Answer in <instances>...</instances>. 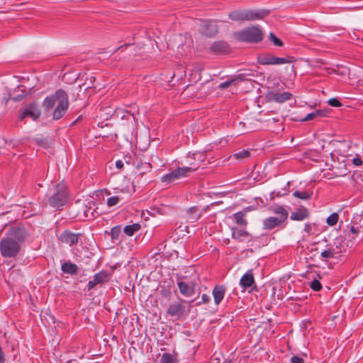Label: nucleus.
Listing matches in <instances>:
<instances>
[{
  "label": "nucleus",
  "mask_w": 363,
  "mask_h": 363,
  "mask_svg": "<svg viewBox=\"0 0 363 363\" xmlns=\"http://www.w3.org/2000/svg\"><path fill=\"white\" fill-rule=\"evenodd\" d=\"M165 293L169 296L170 294H171V292L170 291H165Z\"/></svg>",
  "instance_id": "603ef678"
},
{
  "label": "nucleus",
  "mask_w": 363,
  "mask_h": 363,
  "mask_svg": "<svg viewBox=\"0 0 363 363\" xmlns=\"http://www.w3.org/2000/svg\"><path fill=\"white\" fill-rule=\"evenodd\" d=\"M119 201L120 199L118 196H111L107 199V205L109 207L113 206L116 205Z\"/></svg>",
  "instance_id": "58836bf2"
},
{
  "label": "nucleus",
  "mask_w": 363,
  "mask_h": 363,
  "mask_svg": "<svg viewBox=\"0 0 363 363\" xmlns=\"http://www.w3.org/2000/svg\"><path fill=\"white\" fill-rule=\"evenodd\" d=\"M291 363H304V359L298 356L294 355L290 359Z\"/></svg>",
  "instance_id": "79ce46f5"
},
{
  "label": "nucleus",
  "mask_w": 363,
  "mask_h": 363,
  "mask_svg": "<svg viewBox=\"0 0 363 363\" xmlns=\"http://www.w3.org/2000/svg\"><path fill=\"white\" fill-rule=\"evenodd\" d=\"M296 61L294 57L288 56L286 57H276L272 53H265L257 56V62L261 65H277L285 63H291Z\"/></svg>",
  "instance_id": "0eeeda50"
},
{
  "label": "nucleus",
  "mask_w": 363,
  "mask_h": 363,
  "mask_svg": "<svg viewBox=\"0 0 363 363\" xmlns=\"http://www.w3.org/2000/svg\"><path fill=\"white\" fill-rule=\"evenodd\" d=\"M323 116H325L323 111H321V110L316 111L315 112L308 113L304 118H303L301 120V121H310L315 118L322 117Z\"/></svg>",
  "instance_id": "2f4dec72"
},
{
  "label": "nucleus",
  "mask_w": 363,
  "mask_h": 363,
  "mask_svg": "<svg viewBox=\"0 0 363 363\" xmlns=\"http://www.w3.org/2000/svg\"><path fill=\"white\" fill-rule=\"evenodd\" d=\"M210 300H211V298L208 295L203 294L201 296V301L199 302H197L196 303V306H200L202 303H205V304L208 303L210 302Z\"/></svg>",
  "instance_id": "a19ab883"
},
{
  "label": "nucleus",
  "mask_w": 363,
  "mask_h": 363,
  "mask_svg": "<svg viewBox=\"0 0 363 363\" xmlns=\"http://www.w3.org/2000/svg\"><path fill=\"white\" fill-rule=\"evenodd\" d=\"M191 163H196V161L194 160Z\"/></svg>",
  "instance_id": "4d7b16f0"
},
{
  "label": "nucleus",
  "mask_w": 363,
  "mask_h": 363,
  "mask_svg": "<svg viewBox=\"0 0 363 363\" xmlns=\"http://www.w3.org/2000/svg\"><path fill=\"white\" fill-rule=\"evenodd\" d=\"M198 208L196 206H192L187 209L186 212L189 215L188 221L190 223L196 222L201 217V214L198 213Z\"/></svg>",
  "instance_id": "5701e85b"
},
{
  "label": "nucleus",
  "mask_w": 363,
  "mask_h": 363,
  "mask_svg": "<svg viewBox=\"0 0 363 363\" xmlns=\"http://www.w3.org/2000/svg\"><path fill=\"white\" fill-rule=\"evenodd\" d=\"M352 163L355 166H360L362 164V159L360 157H357L353 158Z\"/></svg>",
  "instance_id": "37998d69"
},
{
  "label": "nucleus",
  "mask_w": 363,
  "mask_h": 363,
  "mask_svg": "<svg viewBox=\"0 0 363 363\" xmlns=\"http://www.w3.org/2000/svg\"><path fill=\"white\" fill-rule=\"evenodd\" d=\"M201 32L208 37L214 36L218 32V26L208 20H201L200 23Z\"/></svg>",
  "instance_id": "f8f14e48"
},
{
  "label": "nucleus",
  "mask_w": 363,
  "mask_h": 363,
  "mask_svg": "<svg viewBox=\"0 0 363 363\" xmlns=\"http://www.w3.org/2000/svg\"><path fill=\"white\" fill-rule=\"evenodd\" d=\"M177 285L179 289V292L183 296L189 297L194 294L195 284L192 281L187 283L183 281H178Z\"/></svg>",
  "instance_id": "4468645a"
},
{
  "label": "nucleus",
  "mask_w": 363,
  "mask_h": 363,
  "mask_svg": "<svg viewBox=\"0 0 363 363\" xmlns=\"http://www.w3.org/2000/svg\"><path fill=\"white\" fill-rule=\"evenodd\" d=\"M328 103L333 107H340L342 106V103L336 98L329 99Z\"/></svg>",
  "instance_id": "ea45409f"
},
{
  "label": "nucleus",
  "mask_w": 363,
  "mask_h": 363,
  "mask_svg": "<svg viewBox=\"0 0 363 363\" xmlns=\"http://www.w3.org/2000/svg\"><path fill=\"white\" fill-rule=\"evenodd\" d=\"M55 106L56 107L52 113V119L57 121L65 116L69 108L68 95L63 89H57L43 101V107L45 112L51 111Z\"/></svg>",
  "instance_id": "f03ea898"
},
{
  "label": "nucleus",
  "mask_w": 363,
  "mask_h": 363,
  "mask_svg": "<svg viewBox=\"0 0 363 363\" xmlns=\"http://www.w3.org/2000/svg\"><path fill=\"white\" fill-rule=\"evenodd\" d=\"M209 52L213 55H223L230 50V47L227 42L218 40L213 42L208 48Z\"/></svg>",
  "instance_id": "9b49d317"
},
{
  "label": "nucleus",
  "mask_w": 363,
  "mask_h": 363,
  "mask_svg": "<svg viewBox=\"0 0 363 363\" xmlns=\"http://www.w3.org/2000/svg\"><path fill=\"white\" fill-rule=\"evenodd\" d=\"M160 363H177V359L170 353H164L162 355Z\"/></svg>",
  "instance_id": "7c9ffc66"
},
{
  "label": "nucleus",
  "mask_w": 363,
  "mask_h": 363,
  "mask_svg": "<svg viewBox=\"0 0 363 363\" xmlns=\"http://www.w3.org/2000/svg\"><path fill=\"white\" fill-rule=\"evenodd\" d=\"M233 36L239 42L257 43L262 40L264 35L258 26H252L234 32Z\"/></svg>",
  "instance_id": "7ed1b4c3"
},
{
  "label": "nucleus",
  "mask_w": 363,
  "mask_h": 363,
  "mask_svg": "<svg viewBox=\"0 0 363 363\" xmlns=\"http://www.w3.org/2000/svg\"><path fill=\"white\" fill-rule=\"evenodd\" d=\"M269 14V10H235L228 13L230 19L234 21H245L262 19Z\"/></svg>",
  "instance_id": "20e7f679"
},
{
  "label": "nucleus",
  "mask_w": 363,
  "mask_h": 363,
  "mask_svg": "<svg viewBox=\"0 0 363 363\" xmlns=\"http://www.w3.org/2000/svg\"><path fill=\"white\" fill-rule=\"evenodd\" d=\"M250 152L247 150H242L238 152L234 153L231 157L234 159L241 160L250 157Z\"/></svg>",
  "instance_id": "c756f323"
},
{
  "label": "nucleus",
  "mask_w": 363,
  "mask_h": 363,
  "mask_svg": "<svg viewBox=\"0 0 363 363\" xmlns=\"http://www.w3.org/2000/svg\"><path fill=\"white\" fill-rule=\"evenodd\" d=\"M116 167L118 168V169H121L123 168V162L121 161V160H117L116 162Z\"/></svg>",
  "instance_id": "49530a36"
},
{
  "label": "nucleus",
  "mask_w": 363,
  "mask_h": 363,
  "mask_svg": "<svg viewBox=\"0 0 363 363\" xmlns=\"http://www.w3.org/2000/svg\"><path fill=\"white\" fill-rule=\"evenodd\" d=\"M140 229V225L139 223H133L132 225H126L123 231L128 236H132L134 233Z\"/></svg>",
  "instance_id": "bb28decb"
},
{
  "label": "nucleus",
  "mask_w": 363,
  "mask_h": 363,
  "mask_svg": "<svg viewBox=\"0 0 363 363\" xmlns=\"http://www.w3.org/2000/svg\"><path fill=\"white\" fill-rule=\"evenodd\" d=\"M23 228H11L6 236L0 240V253L3 257L15 258L21 251V245L26 238Z\"/></svg>",
  "instance_id": "f257e3e1"
},
{
  "label": "nucleus",
  "mask_w": 363,
  "mask_h": 363,
  "mask_svg": "<svg viewBox=\"0 0 363 363\" xmlns=\"http://www.w3.org/2000/svg\"><path fill=\"white\" fill-rule=\"evenodd\" d=\"M230 230L232 231V238L240 242H243L245 239L250 236V234L247 230L238 229L235 226L231 227Z\"/></svg>",
  "instance_id": "aec40b11"
},
{
  "label": "nucleus",
  "mask_w": 363,
  "mask_h": 363,
  "mask_svg": "<svg viewBox=\"0 0 363 363\" xmlns=\"http://www.w3.org/2000/svg\"><path fill=\"white\" fill-rule=\"evenodd\" d=\"M313 194V192H308V191H295L293 193V196L296 198L302 199V200H308L311 199V196Z\"/></svg>",
  "instance_id": "c85d7f7f"
},
{
  "label": "nucleus",
  "mask_w": 363,
  "mask_h": 363,
  "mask_svg": "<svg viewBox=\"0 0 363 363\" xmlns=\"http://www.w3.org/2000/svg\"><path fill=\"white\" fill-rule=\"evenodd\" d=\"M292 94L288 91L282 93L269 91L265 94V99L267 102L284 103L292 98Z\"/></svg>",
  "instance_id": "9d476101"
},
{
  "label": "nucleus",
  "mask_w": 363,
  "mask_h": 363,
  "mask_svg": "<svg viewBox=\"0 0 363 363\" xmlns=\"http://www.w3.org/2000/svg\"><path fill=\"white\" fill-rule=\"evenodd\" d=\"M79 118H77V120H75V121H74V122L76 123V122H77V121H79Z\"/></svg>",
  "instance_id": "864d4df0"
},
{
  "label": "nucleus",
  "mask_w": 363,
  "mask_h": 363,
  "mask_svg": "<svg viewBox=\"0 0 363 363\" xmlns=\"http://www.w3.org/2000/svg\"><path fill=\"white\" fill-rule=\"evenodd\" d=\"M350 231L354 234H357L359 232L358 228H355L354 226H351Z\"/></svg>",
  "instance_id": "de8ad7c7"
},
{
  "label": "nucleus",
  "mask_w": 363,
  "mask_h": 363,
  "mask_svg": "<svg viewBox=\"0 0 363 363\" xmlns=\"http://www.w3.org/2000/svg\"><path fill=\"white\" fill-rule=\"evenodd\" d=\"M40 116V111L34 104H30L28 108H25L21 113L20 119L23 120L26 117H30L33 120L38 119Z\"/></svg>",
  "instance_id": "f3484780"
},
{
  "label": "nucleus",
  "mask_w": 363,
  "mask_h": 363,
  "mask_svg": "<svg viewBox=\"0 0 363 363\" xmlns=\"http://www.w3.org/2000/svg\"><path fill=\"white\" fill-rule=\"evenodd\" d=\"M185 301L171 303L167 309V315L174 317L176 320L180 319L186 313Z\"/></svg>",
  "instance_id": "1a4fd4ad"
},
{
  "label": "nucleus",
  "mask_w": 363,
  "mask_h": 363,
  "mask_svg": "<svg viewBox=\"0 0 363 363\" xmlns=\"http://www.w3.org/2000/svg\"><path fill=\"white\" fill-rule=\"evenodd\" d=\"M309 211L306 207H301L292 212L290 218L293 220H303L309 217Z\"/></svg>",
  "instance_id": "a211bd4d"
},
{
  "label": "nucleus",
  "mask_w": 363,
  "mask_h": 363,
  "mask_svg": "<svg viewBox=\"0 0 363 363\" xmlns=\"http://www.w3.org/2000/svg\"><path fill=\"white\" fill-rule=\"evenodd\" d=\"M121 233V229L119 225L115 226L111 230V236L112 240H118Z\"/></svg>",
  "instance_id": "f704fd0d"
},
{
  "label": "nucleus",
  "mask_w": 363,
  "mask_h": 363,
  "mask_svg": "<svg viewBox=\"0 0 363 363\" xmlns=\"http://www.w3.org/2000/svg\"><path fill=\"white\" fill-rule=\"evenodd\" d=\"M223 363H234V362L231 359H226L224 360Z\"/></svg>",
  "instance_id": "8fccbe9b"
},
{
  "label": "nucleus",
  "mask_w": 363,
  "mask_h": 363,
  "mask_svg": "<svg viewBox=\"0 0 363 363\" xmlns=\"http://www.w3.org/2000/svg\"><path fill=\"white\" fill-rule=\"evenodd\" d=\"M22 99V96L21 95H18V96H16L13 98V100L16 101H20L21 99Z\"/></svg>",
  "instance_id": "09e8293b"
},
{
  "label": "nucleus",
  "mask_w": 363,
  "mask_h": 363,
  "mask_svg": "<svg viewBox=\"0 0 363 363\" xmlns=\"http://www.w3.org/2000/svg\"><path fill=\"white\" fill-rule=\"evenodd\" d=\"M108 274L106 271H101L94 276V280L97 284H104L108 281Z\"/></svg>",
  "instance_id": "b1692460"
},
{
  "label": "nucleus",
  "mask_w": 363,
  "mask_h": 363,
  "mask_svg": "<svg viewBox=\"0 0 363 363\" xmlns=\"http://www.w3.org/2000/svg\"><path fill=\"white\" fill-rule=\"evenodd\" d=\"M336 254L335 250L333 248H328L327 250H323L320 256L322 257L326 258V259H331L335 257V255Z\"/></svg>",
  "instance_id": "473e14b6"
},
{
  "label": "nucleus",
  "mask_w": 363,
  "mask_h": 363,
  "mask_svg": "<svg viewBox=\"0 0 363 363\" xmlns=\"http://www.w3.org/2000/svg\"><path fill=\"white\" fill-rule=\"evenodd\" d=\"M97 207L94 201H89L83 208V213L86 218L93 220L96 218L99 213L97 211Z\"/></svg>",
  "instance_id": "dca6fc26"
},
{
  "label": "nucleus",
  "mask_w": 363,
  "mask_h": 363,
  "mask_svg": "<svg viewBox=\"0 0 363 363\" xmlns=\"http://www.w3.org/2000/svg\"><path fill=\"white\" fill-rule=\"evenodd\" d=\"M247 76H250V74H247V73L239 74L237 76L231 78L230 79L220 83L218 85V88L220 89H225L232 85H236L241 82L247 80Z\"/></svg>",
  "instance_id": "2eb2a0df"
},
{
  "label": "nucleus",
  "mask_w": 363,
  "mask_h": 363,
  "mask_svg": "<svg viewBox=\"0 0 363 363\" xmlns=\"http://www.w3.org/2000/svg\"><path fill=\"white\" fill-rule=\"evenodd\" d=\"M225 294V287L223 285H216L212 291L214 302L219 305L224 298Z\"/></svg>",
  "instance_id": "6ab92c4d"
},
{
  "label": "nucleus",
  "mask_w": 363,
  "mask_h": 363,
  "mask_svg": "<svg viewBox=\"0 0 363 363\" xmlns=\"http://www.w3.org/2000/svg\"><path fill=\"white\" fill-rule=\"evenodd\" d=\"M189 157L196 161V163H189L190 166H191V164H198V168H199L200 167V164L205 161L206 155H205L204 152H198L194 153L192 155V157H190L189 156Z\"/></svg>",
  "instance_id": "cd10ccee"
},
{
  "label": "nucleus",
  "mask_w": 363,
  "mask_h": 363,
  "mask_svg": "<svg viewBox=\"0 0 363 363\" xmlns=\"http://www.w3.org/2000/svg\"><path fill=\"white\" fill-rule=\"evenodd\" d=\"M254 283L255 279L252 270H248L245 274L242 275L240 280V284L244 289L252 286Z\"/></svg>",
  "instance_id": "412c9836"
},
{
  "label": "nucleus",
  "mask_w": 363,
  "mask_h": 363,
  "mask_svg": "<svg viewBox=\"0 0 363 363\" xmlns=\"http://www.w3.org/2000/svg\"><path fill=\"white\" fill-rule=\"evenodd\" d=\"M272 211L279 216H270L264 219L262 223L263 228L265 230H272L277 227H280L289 216L288 211L281 206L274 207L272 209Z\"/></svg>",
  "instance_id": "39448f33"
},
{
  "label": "nucleus",
  "mask_w": 363,
  "mask_h": 363,
  "mask_svg": "<svg viewBox=\"0 0 363 363\" xmlns=\"http://www.w3.org/2000/svg\"><path fill=\"white\" fill-rule=\"evenodd\" d=\"M61 269L63 273L70 275H75L78 272L77 265L71 262H64L61 266Z\"/></svg>",
  "instance_id": "4be33fe9"
},
{
  "label": "nucleus",
  "mask_w": 363,
  "mask_h": 363,
  "mask_svg": "<svg viewBox=\"0 0 363 363\" xmlns=\"http://www.w3.org/2000/svg\"><path fill=\"white\" fill-rule=\"evenodd\" d=\"M198 169V164H193L189 167H178L172 172L163 175L161 181L164 183H171L176 179L185 177L188 172H194Z\"/></svg>",
  "instance_id": "6e6552de"
},
{
  "label": "nucleus",
  "mask_w": 363,
  "mask_h": 363,
  "mask_svg": "<svg viewBox=\"0 0 363 363\" xmlns=\"http://www.w3.org/2000/svg\"><path fill=\"white\" fill-rule=\"evenodd\" d=\"M96 285H98L95 281L94 280H91L88 282V284H87V289L89 291L92 289H94Z\"/></svg>",
  "instance_id": "c03bdc74"
},
{
  "label": "nucleus",
  "mask_w": 363,
  "mask_h": 363,
  "mask_svg": "<svg viewBox=\"0 0 363 363\" xmlns=\"http://www.w3.org/2000/svg\"><path fill=\"white\" fill-rule=\"evenodd\" d=\"M338 219H339V215L338 213H333L332 214H330L328 218H327V223L328 225L330 226H333L335 225V224H337V221H338Z\"/></svg>",
  "instance_id": "72a5a7b5"
},
{
  "label": "nucleus",
  "mask_w": 363,
  "mask_h": 363,
  "mask_svg": "<svg viewBox=\"0 0 363 363\" xmlns=\"http://www.w3.org/2000/svg\"><path fill=\"white\" fill-rule=\"evenodd\" d=\"M309 286L314 291H319L322 289L321 283L316 279H313Z\"/></svg>",
  "instance_id": "4c0bfd02"
},
{
  "label": "nucleus",
  "mask_w": 363,
  "mask_h": 363,
  "mask_svg": "<svg viewBox=\"0 0 363 363\" xmlns=\"http://www.w3.org/2000/svg\"><path fill=\"white\" fill-rule=\"evenodd\" d=\"M245 213L240 211L233 214V217L235 219L236 223L239 225L245 227L247 225V221L245 218Z\"/></svg>",
  "instance_id": "a878e982"
},
{
  "label": "nucleus",
  "mask_w": 363,
  "mask_h": 363,
  "mask_svg": "<svg viewBox=\"0 0 363 363\" xmlns=\"http://www.w3.org/2000/svg\"><path fill=\"white\" fill-rule=\"evenodd\" d=\"M130 45V44H129V43H125L124 45H123L121 47L118 48L117 50H119L120 48H123V47L128 48Z\"/></svg>",
  "instance_id": "3c124183"
},
{
  "label": "nucleus",
  "mask_w": 363,
  "mask_h": 363,
  "mask_svg": "<svg viewBox=\"0 0 363 363\" xmlns=\"http://www.w3.org/2000/svg\"><path fill=\"white\" fill-rule=\"evenodd\" d=\"M79 118H77V120H75V121H74V122L76 123V122H77V121H79Z\"/></svg>",
  "instance_id": "5fc2aeb1"
},
{
  "label": "nucleus",
  "mask_w": 363,
  "mask_h": 363,
  "mask_svg": "<svg viewBox=\"0 0 363 363\" xmlns=\"http://www.w3.org/2000/svg\"><path fill=\"white\" fill-rule=\"evenodd\" d=\"M311 230H312V225H311V224L306 223L304 225V231L309 234V233H311Z\"/></svg>",
  "instance_id": "a18cd8bd"
},
{
  "label": "nucleus",
  "mask_w": 363,
  "mask_h": 363,
  "mask_svg": "<svg viewBox=\"0 0 363 363\" xmlns=\"http://www.w3.org/2000/svg\"><path fill=\"white\" fill-rule=\"evenodd\" d=\"M56 191L48 199V204L57 209L62 207L67 201L68 190L65 185L58 184L55 187Z\"/></svg>",
  "instance_id": "423d86ee"
},
{
  "label": "nucleus",
  "mask_w": 363,
  "mask_h": 363,
  "mask_svg": "<svg viewBox=\"0 0 363 363\" xmlns=\"http://www.w3.org/2000/svg\"><path fill=\"white\" fill-rule=\"evenodd\" d=\"M34 140L38 145L44 148H48L49 147V142L45 138H36Z\"/></svg>",
  "instance_id": "e433bc0d"
},
{
  "label": "nucleus",
  "mask_w": 363,
  "mask_h": 363,
  "mask_svg": "<svg viewBox=\"0 0 363 363\" xmlns=\"http://www.w3.org/2000/svg\"><path fill=\"white\" fill-rule=\"evenodd\" d=\"M136 167L141 175H144L146 173L151 172L152 168V164L150 162L138 163Z\"/></svg>",
  "instance_id": "393cba45"
},
{
  "label": "nucleus",
  "mask_w": 363,
  "mask_h": 363,
  "mask_svg": "<svg viewBox=\"0 0 363 363\" xmlns=\"http://www.w3.org/2000/svg\"><path fill=\"white\" fill-rule=\"evenodd\" d=\"M269 38L270 40L274 43V45L281 47L284 43L281 39L277 38L273 33H270Z\"/></svg>",
  "instance_id": "c9c22d12"
},
{
  "label": "nucleus",
  "mask_w": 363,
  "mask_h": 363,
  "mask_svg": "<svg viewBox=\"0 0 363 363\" xmlns=\"http://www.w3.org/2000/svg\"><path fill=\"white\" fill-rule=\"evenodd\" d=\"M79 118H77V120H75V121H74V122L76 123V122H77V121H79Z\"/></svg>",
  "instance_id": "6e6d98bb"
},
{
  "label": "nucleus",
  "mask_w": 363,
  "mask_h": 363,
  "mask_svg": "<svg viewBox=\"0 0 363 363\" xmlns=\"http://www.w3.org/2000/svg\"><path fill=\"white\" fill-rule=\"evenodd\" d=\"M79 234L74 233L70 230H64L59 236V240L62 243L72 246L77 245L79 242Z\"/></svg>",
  "instance_id": "ddd939ff"
}]
</instances>
